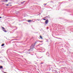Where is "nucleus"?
Wrapping results in <instances>:
<instances>
[{"mask_svg":"<svg viewBox=\"0 0 73 73\" xmlns=\"http://www.w3.org/2000/svg\"><path fill=\"white\" fill-rule=\"evenodd\" d=\"M34 46H35L34 44H32V45L30 47V49H33V48H34Z\"/></svg>","mask_w":73,"mask_h":73,"instance_id":"f257e3e1","label":"nucleus"},{"mask_svg":"<svg viewBox=\"0 0 73 73\" xmlns=\"http://www.w3.org/2000/svg\"><path fill=\"white\" fill-rule=\"evenodd\" d=\"M45 24H47L48 23V20H46L45 22Z\"/></svg>","mask_w":73,"mask_h":73,"instance_id":"f03ea898","label":"nucleus"},{"mask_svg":"<svg viewBox=\"0 0 73 73\" xmlns=\"http://www.w3.org/2000/svg\"><path fill=\"white\" fill-rule=\"evenodd\" d=\"M32 21L31 20H28V22H29V23H30V22H31V21Z\"/></svg>","mask_w":73,"mask_h":73,"instance_id":"7ed1b4c3","label":"nucleus"},{"mask_svg":"<svg viewBox=\"0 0 73 73\" xmlns=\"http://www.w3.org/2000/svg\"><path fill=\"white\" fill-rule=\"evenodd\" d=\"M3 31L5 32H7V31H6V30H5V29H4V30H3Z\"/></svg>","mask_w":73,"mask_h":73,"instance_id":"20e7f679","label":"nucleus"},{"mask_svg":"<svg viewBox=\"0 0 73 73\" xmlns=\"http://www.w3.org/2000/svg\"><path fill=\"white\" fill-rule=\"evenodd\" d=\"M40 38H41V39H42V36H40Z\"/></svg>","mask_w":73,"mask_h":73,"instance_id":"39448f33","label":"nucleus"},{"mask_svg":"<svg viewBox=\"0 0 73 73\" xmlns=\"http://www.w3.org/2000/svg\"><path fill=\"white\" fill-rule=\"evenodd\" d=\"M4 44H2L1 45V46H4Z\"/></svg>","mask_w":73,"mask_h":73,"instance_id":"423d86ee","label":"nucleus"},{"mask_svg":"<svg viewBox=\"0 0 73 73\" xmlns=\"http://www.w3.org/2000/svg\"><path fill=\"white\" fill-rule=\"evenodd\" d=\"M0 68H1V69H2V68H3V66H0Z\"/></svg>","mask_w":73,"mask_h":73,"instance_id":"0eeeda50","label":"nucleus"},{"mask_svg":"<svg viewBox=\"0 0 73 73\" xmlns=\"http://www.w3.org/2000/svg\"><path fill=\"white\" fill-rule=\"evenodd\" d=\"M42 20H46V19H43Z\"/></svg>","mask_w":73,"mask_h":73,"instance_id":"6e6552de","label":"nucleus"},{"mask_svg":"<svg viewBox=\"0 0 73 73\" xmlns=\"http://www.w3.org/2000/svg\"><path fill=\"white\" fill-rule=\"evenodd\" d=\"M2 28L3 29H4V28L3 27H2Z\"/></svg>","mask_w":73,"mask_h":73,"instance_id":"1a4fd4ad","label":"nucleus"},{"mask_svg":"<svg viewBox=\"0 0 73 73\" xmlns=\"http://www.w3.org/2000/svg\"><path fill=\"white\" fill-rule=\"evenodd\" d=\"M5 1H8V0H5Z\"/></svg>","mask_w":73,"mask_h":73,"instance_id":"9d476101","label":"nucleus"},{"mask_svg":"<svg viewBox=\"0 0 73 73\" xmlns=\"http://www.w3.org/2000/svg\"><path fill=\"white\" fill-rule=\"evenodd\" d=\"M44 5H46V4H44Z\"/></svg>","mask_w":73,"mask_h":73,"instance_id":"9b49d317","label":"nucleus"},{"mask_svg":"<svg viewBox=\"0 0 73 73\" xmlns=\"http://www.w3.org/2000/svg\"><path fill=\"white\" fill-rule=\"evenodd\" d=\"M8 5H9L8 4L6 5H7V6H8Z\"/></svg>","mask_w":73,"mask_h":73,"instance_id":"f8f14e48","label":"nucleus"},{"mask_svg":"<svg viewBox=\"0 0 73 73\" xmlns=\"http://www.w3.org/2000/svg\"><path fill=\"white\" fill-rule=\"evenodd\" d=\"M1 17H0V19H1Z\"/></svg>","mask_w":73,"mask_h":73,"instance_id":"ddd939ff","label":"nucleus"},{"mask_svg":"<svg viewBox=\"0 0 73 73\" xmlns=\"http://www.w3.org/2000/svg\"><path fill=\"white\" fill-rule=\"evenodd\" d=\"M40 42H42V41H40Z\"/></svg>","mask_w":73,"mask_h":73,"instance_id":"4468645a","label":"nucleus"},{"mask_svg":"<svg viewBox=\"0 0 73 73\" xmlns=\"http://www.w3.org/2000/svg\"><path fill=\"white\" fill-rule=\"evenodd\" d=\"M24 2H25V1H23V3H24Z\"/></svg>","mask_w":73,"mask_h":73,"instance_id":"2eb2a0df","label":"nucleus"},{"mask_svg":"<svg viewBox=\"0 0 73 73\" xmlns=\"http://www.w3.org/2000/svg\"><path fill=\"white\" fill-rule=\"evenodd\" d=\"M46 17H44V18H46Z\"/></svg>","mask_w":73,"mask_h":73,"instance_id":"dca6fc26","label":"nucleus"},{"mask_svg":"<svg viewBox=\"0 0 73 73\" xmlns=\"http://www.w3.org/2000/svg\"><path fill=\"white\" fill-rule=\"evenodd\" d=\"M31 50V49L29 50Z\"/></svg>","mask_w":73,"mask_h":73,"instance_id":"f3484780","label":"nucleus"},{"mask_svg":"<svg viewBox=\"0 0 73 73\" xmlns=\"http://www.w3.org/2000/svg\"><path fill=\"white\" fill-rule=\"evenodd\" d=\"M41 64H42V63H41Z\"/></svg>","mask_w":73,"mask_h":73,"instance_id":"a211bd4d","label":"nucleus"},{"mask_svg":"<svg viewBox=\"0 0 73 73\" xmlns=\"http://www.w3.org/2000/svg\"><path fill=\"white\" fill-rule=\"evenodd\" d=\"M39 45H38V46Z\"/></svg>","mask_w":73,"mask_h":73,"instance_id":"6ab92c4d","label":"nucleus"}]
</instances>
